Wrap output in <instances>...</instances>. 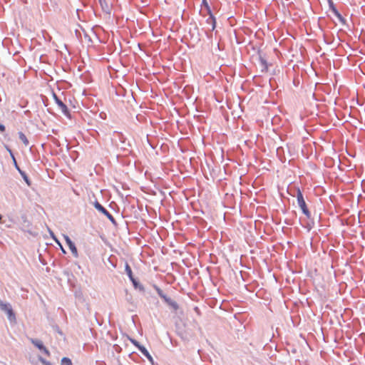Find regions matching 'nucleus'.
<instances>
[{"mask_svg": "<svg viewBox=\"0 0 365 365\" xmlns=\"http://www.w3.org/2000/svg\"><path fill=\"white\" fill-rule=\"evenodd\" d=\"M125 270H126V272H127L128 277H130V280L133 282L134 284H135V279L133 277V272H132L131 268L130 267V266L128 264L125 266Z\"/></svg>", "mask_w": 365, "mask_h": 365, "instance_id": "obj_8", "label": "nucleus"}, {"mask_svg": "<svg viewBox=\"0 0 365 365\" xmlns=\"http://www.w3.org/2000/svg\"><path fill=\"white\" fill-rule=\"evenodd\" d=\"M19 138L24 143L25 145H29V140L26 136L23 133H19Z\"/></svg>", "mask_w": 365, "mask_h": 365, "instance_id": "obj_11", "label": "nucleus"}, {"mask_svg": "<svg viewBox=\"0 0 365 365\" xmlns=\"http://www.w3.org/2000/svg\"><path fill=\"white\" fill-rule=\"evenodd\" d=\"M39 361L42 363L43 365H52L49 361L41 357L39 358Z\"/></svg>", "mask_w": 365, "mask_h": 365, "instance_id": "obj_14", "label": "nucleus"}, {"mask_svg": "<svg viewBox=\"0 0 365 365\" xmlns=\"http://www.w3.org/2000/svg\"><path fill=\"white\" fill-rule=\"evenodd\" d=\"M95 207L98 210L100 211L101 212H102L103 214H104L108 219H110L111 221H114V218L112 216V215L105 208L103 207L100 203L98 202H96V205H95Z\"/></svg>", "mask_w": 365, "mask_h": 365, "instance_id": "obj_2", "label": "nucleus"}, {"mask_svg": "<svg viewBox=\"0 0 365 365\" xmlns=\"http://www.w3.org/2000/svg\"><path fill=\"white\" fill-rule=\"evenodd\" d=\"M297 197L298 205L300 207V208L302 209L303 213L307 217H310V212L308 210V208H307L306 202H305V201L304 200L303 195H302V192L299 190H298Z\"/></svg>", "mask_w": 365, "mask_h": 365, "instance_id": "obj_1", "label": "nucleus"}, {"mask_svg": "<svg viewBox=\"0 0 365 365\" xmlns=\"http://www.w3.org/2000/svg\"><path fill=\"white\" fill-rule=\"evenodd\" d=\"M31 343L38 349L43 351L48 356H50V351L43 346V343L37 339H31Z\"/></svg>", "mask_w": 365, "mask_h": 365, "instance_id": "obj_4", "label": "nucleus"}, {"mask_svg": "<svg viewBox=\"0 0 365 365\" xmlns=\"http://www.w3.org/2000/svg\"><path fill=\"white\" fill-rule=\"evenodd\" d=\"M207 22L212 24V29L214 30L215 28V19L210 15V16L207 19Z\"/></svg>", "mask_w": 365, "mask_h": 365, "instance_id": "obj_12", "label": "nucleus"}, {"mask_svg": "<svg viewBox=\"0 0 365 365\" xmlns=\"http://www.w3.org/2000/svg\"><path fill=\"white\" fill-rule=\"evenodd\" d=\"M64 239L66 240V242L67 245L68 246L69 249L71 250L73 255L76 257L78 256V251L77 248L76 247L74 243L71 241V240L69 238L68 236H64Z\"/></svg>", "mask_w": 365, "mask_h": 365, "instance_id": "obj_3", "label": "nucleus"}, {"mask_svg": "<svg viewBox=\"0 0 365 365\" xmlns=\"http://www.w3.org/2000/svg\"><path fill=\"white\" fill-rule=\"evenodd\" d=\"M0 307L1 309L6 312L9 317H14V313L11 306L8 304H4L2 302H0Z\"/></svg>", "mask_w": 365, "mask_h": 365, "instance_id": "obj_5", "label": "nucleus"}, {"mask_svg": "<svg viewBox=\"0 0 365 365\" xmlns=\"http://www.w3.org/2000/svg\"><path fill=\"white\" fill-rule=\"evenodd\" d=\"M164 298L166 300V302L169 304V305H170L174 309L177 310L178 309V304H177V302L172 301L170 299H166L165 297Z\"/></svg>", "mask_w": 365, "mask_h": 365, "instance_id": "obj_10", "label": "nucleus"}, {"mask_svg": "<svg viewBox=\"0 0 365 365\" xmlns=\"http://www.w3.org/2000/svg\"><path fill=\"white\" fill-rule=\"evenodd\" d=\"M138 349L140 351V352L144 355L148 359H152V357L150 355L149 352L148 351V350L143 346H140Z\"/></svg>", "mask_w": 365, "mask_h": 365, "instance_id": "obj_9", "label": "nucleus"}, {"mask_svg": "<svg viewBox=\"0 0 365 365\" xmlns=\"http://www.w3.org/2000/svg\"><path fill=\"white\" fill-rule=\"evenodd\" d=\"M130 341L132 344L136 346L138 349L141 346L136 340L135 339H130Z\"/></svg>", "mask_w": 365, "mask_h": 365, "instance_id": "obj_16", "label": "nucleus"}, {"mask_svg": "<svg viewBox=\"0 0 365 365\" xmlns=\"http://www.w3.org/2000/svg\"><path fill=\"white\" fill-rule=\"evenodd\" d=\"M5 130V126L0 124V131L4 132Z\"/></svg>", "mask_w": 365, "mask_h": 365, "instance_id": "obj_17", "label": "nucleus"}, {"mask_svg": "<svg viewBox=\"0 0 365 365\" xmlns=\"http://www.w3.org/2000/svg\"><path fill=\"white\" fill-rule=\"evenodd\" d=\"M56 102L57 105L58 106L59 108L61 110V111L66 114L68 113V108L67 106L58 98L55 96Z\"/></svg>", "mask_w": 365, "mask_h": 365, "instance_id": "obj_6", "label": "nucleus"}, {"mask_svg": "<svg viewBox=\"0 0 365 365\" xmlns=\"http://www.w3.org/2000/svg\"><path fill=\"white\" fill-rule=\"evenodd\" d=\"M61 365H73L70 359L63 357L61 360Z\"/></svg>", "mask_w": 365, "mask_h": 365, "instance_id": "obj_13", "label": "nucleus"}, {"mask_svg": "<svg viewBox=\"0 0 365 365\" xmlns=\"http://www.w3.org/2000/svg\"><path fill=\"white\" fill-rule=\"evenodd\" d=\"M260 63H262V66L264 70H267V65L264 60L262 58H260Z\"/></svg>", "mask_w": 365, "mask_h": 365, "instance_id": "obj_15", "label": "nucleus"}, {"mask_svg": "<svg viewBox=\"0 0 365 365\" xmlns=\"http://www.w3.org/2000/svg\"><path fill=\"white\" fill-rule=\"evenodd\" d=\"M329 8L331 9V10L333 11V13L340 17V14L338 12L337 9H336L332 0H329Z\"/></svg>", "mask_w": 365, "mask_h": 365, "instance_id": "obj_7", "label": "nucleus"}]
</instances>
